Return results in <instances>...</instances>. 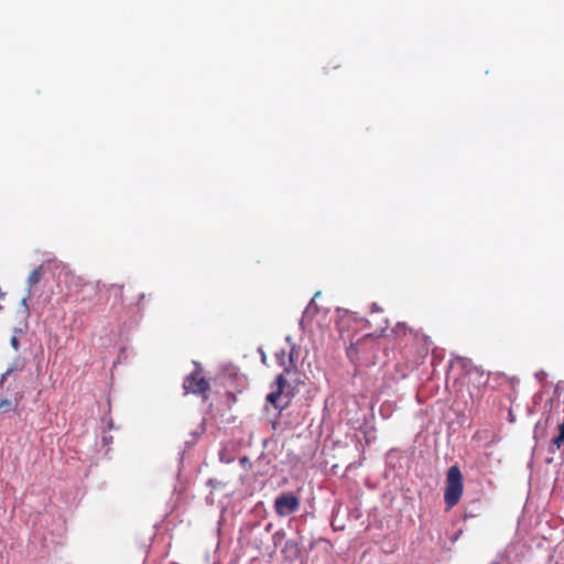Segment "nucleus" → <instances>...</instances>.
I'll return each instance as SVG.
<instances>
[{"mask_svg": "<svg viewBox=\"0 0 564 564\" xmlns=\"http://www.w3.org/2000/svg\"><path fill=\"white\" fill-rule=\"evenodd\" d=\"M463 491L464 484L462 471L457 465L451 466L446 473L444 492V502L447 510L459 502Z\"/></svg>", "mask_w": 564, "mask_h": 564, "instance_id": "1", "label": "nucleus"}, {"mask_svg": "<svg viewBox=\"0 0 564 564\" xmlns=\"http://www.w3.org/2000/svg\"><path fill=\"white\" fill-rule=\"evenodd\" d=\"M22 370V366L14 362L0 376V413H7L17 409L22 395L18 392L13 398L3 394V387L6 381L12 376L13 372Z\"/></svg>", "mask_w": 564, "mask_h": 564, "instance_id": "2", "label": "nucleus"}, {"mask_svg": "<svg viewBox=\"0 0 564 564\" xmlns=\"http://www.w3.org/2000/svg\"><path fill=\"white\" fill-rule=\"evenodd\" d=\"M185 393L204 394L209 391V382L203 377L202 369L197 367L193 372L185 377L183 381Z\"/></svg>", "mask_w": 564, "mask_h": 564, "instance_id": "3", "label": "nucleus"}, {"mask_svg": "<svg viewBox=\"0 0 564 564\" xmlns=\"http://www.w3.org/2000/svg\"><path fill=\"white\" fill-rule=\"evenodd\" d=\"M300 508V499L293 492H283L274 500L275 513L280 517H286L296 512Z\"/></svg>", "mask_w": 564, "mask_h": 564, "instance_id": "4", "label": "nucleus"}, {"mask_svg": "<svg viewBox=\"0 0 564 564\" xmlns=\"http://www.w3.org/2000/svg\"><path fill=\"white\" fill-rule=\"evenodd\" d=\"M43 276V267L39 265L35 268L28 278V284H29V293L31 292V289L36 285Z\"/></svg>", "mask_w": 564, "mask_h": 564, "instance_id": "5", "label": "nucleus"}, {"mask_svg": "<svg viewBox=\"0 0 564 564\" xmlns=\"http://www.w3.org/2000/svg\"><path fill=\"white\" fill-rule=\"evenodd\" d=\"M281 395H282V392L273 390L271 393H269L267 395V401L270 404H272L275 409L282 410L285 408L286 403H284V404L280 403Z\"/></svg>", "mask_w": 564, "mask_h": 564, "instance_id": "6", "label": "nucleus"}, {"mask_svg": "<svg viewBox=\"0 0 564 564\" xmlns=\"http://www.w3.org/2000/svg\"><path fill=\"white\" fill-rule=\"evenodd\" d=\"M282 552L290 553L291 555H297L299 554L297 543L293 540L286 541Z\"/></svg>", "mask_w": 564, "mask_h": 564, "instance_id": "7", "label": "nucleus"}, {"mask_svg": "<svg viewBox=\"0 0 564 564\" xmlns=\"http://www.w3.org/2000/svg\"><path fill=\"white\" fill-rule=\"evenodd\" d=\"M563 442H564V423H561L558 425V435L553 438L552 443L558 449V448H561Z\"/></svg>", "mask_w": 564, "mask_h": 564, "instance_id": "8", "label": "nucleus"}, {"mask_svg": "<svg viewBox=\"0 0 564 564\" xmlns=\"http://www.w3.org/2000/svg\"><path fill=\"white\" fill-rule=\"evenodd\" d=\"M288 381L284 377V375H279L276 378H275V381H274V386H275V391H280V392H283L285 386H286Z\"/></svg>", "mask_w": 564, "mask_h": 564, "instance_id": "9", "label": "nucleus"}, {"mask_svg": "<svg viewBox=\"0 0 564 564\" xmlns=\"http://www.w3.org/2000/svg\"><path fill=\"white\" fill-rule=\"evenodd\" d=\"M347 356L351 361H355L358 358L357 347L351 344L347 349Z\"/></svg>", "mask_w": 564, "mask_h": 564, "instance_id": "10", "label": "nucleus"}, {"mask_svg": "<svg viewBox=\"0 0 564 564\" xmlns=\"http://www.w3.org/2000/svg\"><path fill=\"white\" fill-rule=\"evenodd\" d=\"M395 332L397 334H417L416 332L408 328L404 324H398Z\"/></svg>", "mask_w": 564, "mask_h": 564, "instance_id": "11", "label": "nucleus"}, {"mask_svg": "<svg viewBox=\"0 0 564 564\" xmlns=\"http://www.w3.org/2000/svg\"><path fill=\"white\" fill-rule=\"evenodd\" d=\"M10 344H11L12 348H13L15 351H18V350H19V348H20V341H19V339H18V337H17V336H12V337H11V339H10Z\"/></svg>", "mask_w": 564, "mask_h": 564, "instance_id": "12", "label": "nucleus"}, {"mask_svg": "<svg viewBox=\"0 0 564 564\" xmlns=\"http://www.w3.org/2000/svg\"><path fill=\"white\" fill-rule=\"evenodd\" d=\"M282 536H280V532H276L274 535H273V540H274V545L276 546L278 545V540H281Z\"/></svg>", "mask_w": 564, "mask_h": 564, "instance_id": "13", "label": "nucleus"}, {"mask_svg": "<svg viewBox=\"0 0 564 564\" xmlns=\"http://www.w3.org/2000/svg\"><path fill=\"white\" fill-rule=\"evenodd\" d=\"M6 296V293L2 292V290L0 289V299H3Z\"/></svg>", "mask_w": 564, "mask_h": 564, "instance_id": "14", "label": "nucleus"}, {"mask_svg": "<svg viewBox=\"0 0 564 564\" xmlns=\"http://www.w3.org/2000/svg\"><path fill=\"white\" fill-rule=\"evenodd\" d=\"M23 305H26V299L22 300Z\"/></svg>", "mask_w": 564, "mask_h": 564, "instance_id": "15", "label": "nucleus"}]
</instances>
